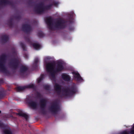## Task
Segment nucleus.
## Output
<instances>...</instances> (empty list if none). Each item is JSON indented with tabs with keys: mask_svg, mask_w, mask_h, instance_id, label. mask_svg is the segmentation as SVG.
Wrapping results in <instances>:
<instances>
[{
	"mask_svg": "<svg viewBox=\"0 0 134 134\" xmlns=\"http://www.w3.org/2000/svg\"><path fill=\"white\" fill-rule=\"evenodd\" d=\"M55 62H53L47 63L46 66L47 71L51 74L53 78L54 79L55 78V74L62 71L64 69L63 63L60 61L57 62L55 67Z\"/></svg>",
	"mask_w": 134,
	"mask_h": 134,
	"instance_id": "f257e3e1",
	"label": "nucleus"
},
{
	"mask_svg": "<svg viewBox=\"0 0 134 134\" xmlns=\"http://www.w3.org/2000/svg\"><path fill=\"white\" fill-rule=\"evenodd\" d=\"M77 91V88L76 85L75 83H73L70 86L63 89V93L60 97L71 96L75 94Z\"/></svg>",
	"mask_w": 134,
	"mask_h": 134,
	"instance_id": "f03ea898",
	"label": "nucleus"
},
{
	"mask_svg": "<svg viewBox=\"0 0 134 134\" xmlns=\"http://www.w3.org/2000/svg\"><path fill=\"white\" fill-rule=\"evenodd\" d=\"M7 58V55L5 54H3L0 56V72L8 74L9 72L5 66Z\"/></svg>",
	"mask_w": 134,
	"mask_h": 134,
	"instance_id": "7ed1b4c3",
	"label": "nucleus"
},
{
	"mask_svg": "<svg viewBox=\"0 0 134 134\" xmlns=\"http://www.w3.org/2000/svg\"><path fill=\"white\" fill-rule=\"evenodd\" d=\"M65 21L61 19H59L54 23V28L57 30L63 29L66 27Z\"/></svg>",
	"mask_w": 134,
	"mask_h": 134,
	"instance_id": "20e7f679",
	"label": "nucleus"
},
{
	"mask_svg": "<svg viewBox=\"0 0 134 134\" xmlns=\"http://www.w3.org/2000/svg\"><path fill=\"white\" fill-rule=\"evenodd\" d=\"M49 110L52 113L56 114L60 110V106L58 103L56 101L53 102L49 107Z\"/></svg>",
	"mask_w": 134,
	"mask_h": 134,
	"instance_id": "39448f33",
	"label": "nucleus"
},
{
	"mask_svg": "<svg viewBox=\"0 0 134 134\" xmlns=\"http://www.w3.org/2000/svg\"><path fill=\"white\" fill-rule=\"evenodd\" d=\"M20 64V60L18 58H14L10 61L9 65L11 68L15 70L19 67Z\"/></svg>",
	"mask_w": 134,
	"mask_h": 134,
	"instance_id": "423d86ee",
	"label": "nucleus"
},
{
	"mask_svg": "<svg viewBox=\"0 0 134 134\" xmlns=\"http://www.w3.org/2000/svg\"><path fill=\"white\" fill-rule=\"evenodd\" d=\"M47 102V100L44 98L41 99L40 101V104L41 110V112L43 114H46V109Z\"/></svg>",
	"mask_w": 134,
	"mask_h": 134,
	"instance_id": "0eeeda50",
	"label": "nucleus"
},
{
	"mask_svg": "<svg viewBox=\"0 0 134 134\" xmlns=\"http://www.w3.org/2000/svg\"><path fill=\"white\" fill-rule=\"evenodd\" d=\"M34 11L36 13L41 14L45 12L44 4L40 3L36 5L34 8Z\"/></svg>",
	"mask_w": 134,
	"mask_h": 134,
	"instance_id": "6e6552de",
	"label": "nucleus"
},
{
	"mask_svg": "<svg viewBox=\"0 0 134 134\" xmlns=\"http://www.w3.org/2000/svg\"><path fill=\"white\" fill-rule=\"evenodd\" d=\"M26 101L31 107L34 109L36 108L37 106V102L33 101L30 97H28L27 98Z\"/></svg>",
	"mask_w": 134,
	"mask_h": 134,
	"instance_id": "1a4fd4ad",
	"label": "nucleus"
},
{
	"mask_svg": "<svg viewBox=\"0 0 134 134\" xmlns=\"http://www.w3.org/2000/svg\"><path fill=\"white\" fill-rule=\"evenodd\" d=\"M53 19L51 17H47L45 20V22L47 24L48 28L51 30H52L54 29L53 27Z\"/></svg>",
	"mask_w": 134,
	"mask_h": 134,
	"instance_id": "9d476101",
	"label": "nucleus"
},
{
	"mask_svg": "<svg viewBox=\"0 0 134 134\" xmlns=\"http://www.w3.org/2000/svg\"><path fill=\"white\" fill-rule=\"evenodd\" d=\"M23 31L27 34H29L32 30V27L30 25L23 24L22 25Z\"/></svg>",
	"mask_w": 134,
	"mask_h": 134,
	"instance_id": "9b49d317",
	"label": "nucleus"
},
{
	"mask_svg": "<svg viewBox=\"0 0 134 134\" xmlns=\"http://www.w3.org/2000/svg\"><path fill=\"white\" fill-rule=\"evenodd\" d=\"M28 69L26 66L22 65L20 67L19 71L20 75L23 76H25Z\"/></svg>",
	"mask_w": 134,
	"mask_h": 134,
	"instance_id": "f8f14e48",
	"label": "nucleus"
},
{
	"mask_svg": "<svg viewBox=\"0 0 134 134\" xmlns=\"http://www.w3.org/2000/svg\"><path fill=\"white\" fill-rule=\"evenodd\" d=\"M54 88L58 94L59 96L60 95L61 92V86L58 84L56 83L54 85Z\"/></svg>",
	"mask_w": 134,
	"mask_h": 134,
	"instance_id": "ddd939ff",
	"label": "nucleus"
},
{
	"mask_svg": "<svg viewBox=\"0 0 134 134\" xmlns=\"http://www.w3.org/2000/svg\"><path fill=\"white\" fill-rule=\"evenodd\" d=\"M72 74L73 75L74 77L76 79L77 81H81L83 80V79L79 73L76 72H73Z\"/></svg>",
	"mask_w": 134,
	"mask_h": 134,
	"instance_id": "4468645a",
	"label": "nucleus"
},
{
	"mask_svg": "<svg viewBox=\"0 0 134 134\" xmlns=\"http://www.w3.org/2000/svg\"><path fill=\"white\" fill-rule=\"evenodd\" d=\"M63 79L65 81H69L70 80V77L69 75L65 73H63L62 75Z\"/></svg>",
	"mask_w": 134,
	"mask_h": 134,
	"instance_id": "2eb2a0df",
	"label": "nucleus"
},
{
	"mask_svg": "<svg viewBox=\"0 0 134 134\" xmlns=\"http://www.w3.org/2000/svg\"><path fill=\"white\" fill-rule=\"evenodd\" d=\"M12 2L8 0H1L0 1V5H11Z\"/></svg>",
	"mask_w": 134,
	"mask_h": 134,
	"instance_id": "dca6fc26",
	"label": "nucleus"
},
{
	"mask_svg": "<svg viewBox=\"0 0 134 134\" xmlns=\"http://www.w3.org/2000/svg\"><path fill=\"white\" fill-rule=\"evenodd\" d=\"M17 115L20 116L24 117L26 121L28 120V116L26 114L22 112H20L18 113Z\"/></svg>",
	"mask_w": 134,
	"mask_h": 134,
	"instance_id": "f3484780",
	"label": "nucleus"
},
{
	"mask_svg": "<svg viewBox=\"0 0 134 134\" xmlns=\"http://www.w3.org/2000/svg\"><path fill=\"white\" fill-rule=\"evenodd\" d=\"M39 61L38 58H35L34 59V63L32 65V67L34 69H35L38 67V63Z\"/></svg>",
	"mask_w": 134,
	"mask_h": 134,
	"instance_id": "a211bd4d",
	"label": "nucleus"
},
{
	"mask_svg": "<svg viewBox=\"0 0 134 134\" xmlns=\"http://www.w3.org/2000/svg\"><path fill=\"white\" fill-rule=\"evenodd\" d=\"M13 18L11 17L9 20H8L7 24L10 27H12L13 26Z\"/></svg>",
	"mask_w": 134,
	"mask_h": 134,
	"instance_id": "6ab92c4d",
	"label": "nucleus"
},
{
	"mask_svg": "<svg viewBox=\"0 0 134 134\" xmlns=\"http://www.w3.org/2000/svg\"><path fill=\"white\" fill-rule=\"evenodd\" d=\"M1 39L3 42L6 43L8 40L9 37L6 35H3L1 37Z\"/></svg>",
	"mask_w": 134,
	"mask_h": 134,
	"instance_id": "aec40b11",
	"label": "nucleus"
},
{
	"mask_svg": "<svg viewBox=\"0 0 134 134\" xmlns=\"http://www.w3.org/2000/svg\"><path fill=\"white\" fill-rule=\"evenodd\" d=\"M26 88L25 86H19L17 87L16 90L18 92L23 91Z\"/></svg>",
	"mask_w": 134,
	"mask_h": 134,
	"instance_id": "412c9836",
	"label": "nucleus"
},
{
	"mask_svg": "<svg viewBox=\"0 0 134 134\" xmlns=\"http://www.w3.org/2000/svg\"><path fill=\"white\" fill-rule=\"evenodd\" d=\"M5 96V93L3 90L0 91V99L3 98Z\"/></svg>",
	"mask_w": 134,
	"mask_h": 134,
	"instance_id": "4be33fe9",
	"label": "nucleus"
},
{
	"mask_svg": "<svg viewBox=\"0 0 134 134\" xmlns=\"http://www.w3.org/2000/svg\"><path fill=\"white\" fill-rule=\"evenodd\" d=\"M32 45L34 48L36 49H39L41 47V46L40 44L35 43H33Z\"/></svg>",
	"mask_w": 134,
	"mask_h": 134,
	"instance_id": "5701e85b",
	"label": "nucleus"
},
{
	"mask_svg": "<svg viewBox=\"0 0 134 134\" xmlns=\"http://www.w3.org/2000/svg\"><path fill=\"white\" fill-rule=\"evenodd\" d=\"M44 77V74H42L39 78L37 79V83H39L43 80Z\"/></svg>",
	"mask_w": 134,
	"mask_h": 134,
	"instance_id": "b1692460",
	"label": "nucleus"
},
{
	"mask_svg": "<svg viewBox=\"0 0 134 134\" xmlns=\"http://www.w3.org/2000/svg\"><path fill=\"white\" fill-rule=\"evenodd\" d=\"M52 6H53V4H51L46 6L44 5L45 11L47 10L50 9Z\"/></svg>",
	"mask_w": 134,
	"mask_h": 134,
	"instance_id": "393cba45",
	"label": "nucleus"
},
{
	"mask_svg": "<svg viewBox=\"0 0 134 134\" xmlns=\"http://www.w3.org/2000/svg\"><path fill=\"white\" fill-rule=\"evenodd\" d=\"M3 132L4 134H12V132L10 130L5 129L3 130Z\"/></svg>",
	"mask_w": 134,
	"mask_h": 134,
	"instance_id": "a878e982",
	"label": "nucleus"
},
{
	"mask_svg": "<svg viewBox=\"0 0 134 134\" xmlns=\"http://www.w3.org/2000/svg\"><path fill=\"white\" fill-rule=\"evenodd\" d=\"M37 35L39 37L41 38L44 36V34L42 32L40 31L38 33Z\"/></svg>",
	"mask_w": 134,
	"mask_h": 134,
	"instance_id": "bb28decb",
	"label": "nucleus"
},
{
	"mask_svg": "<svg viewBox=\"0 0 134 134\" xmlns=\"http://www.w3.org/2000/svg\"><path fill=\"white\" fill-rule=\"evenodd\" d=\"M20 45L23 51H26V46L22 42H21L20 43Z\"/></svg>",
	"mask_w": 134,
	"mask_h": 134,
	"instance_id": "cd10ccee",
	"label": "nucleus"
},
{
	"mask_svg": "<svg viewBox=\"0 0 134 134\" xmlns=\"http://www.w3.org/2000/svg\"><path fill=\"white\" fill-rule=\"evenodd\" d=\"M59 3L58 1H54L52 3V4H53V5H54L55 7H57Z\"/></svg>",
	"mask_w": 134,
	"mask_h": 134,
	"instance_id": "c85d7f7f",
	"label": "nucleus"
},
{
	"mask_svg": "<svg viewBox=\"0 0 134 134\" xmlns=\"http://www.w3.org/2000/svg\"><path fill=\"white\" fill-rule=\"evenodd\" d=\"M26 88H34V85L33 84L29 85H28L25 86Z\"/></svg>",
	"mask_w": 134,
	"mask_h": 134,
	"instance_id": "c756f323",
	"label": "nucleus"
},
{
	"mask_svg": "<svg viewBox=\"0 0 134 134\" xmlns=\"http://www.w3.org/2000/svg\"><path fill=\"white\" fill-rule=\"evenodd\" d=\"M44 88L46 90H48L50 89V86L48 85H44L43 86Z\"/></svg>",
	"mask_w": 134,
	"mask_h": 134,
	"instance_id": "7c9ffc66",
	"label": "nucleus"
},
{
	"mask_svg": "<svg viewBox=\"0 0 134 134\" xmlns=\"http://www.w3.org/2000/svg\"><path fill=\"white\" fill-rule=\"evenodd\" d=\"M5 126L3 123L0 121V128L4 129L5 128Z\"/></svg>",
	"mask_w": 134,
	"mask_h": 134,
	"instance_id": "2f4dec72",
	"label": "nucleus"
},
{
	"mask_svg": "<svg viewBox=\"0 0 134 134\" xmlns=\"http://www.w3.org/2000/svg\"><path fill=\"white\" fill-rule=\"evenodd\" d=\"M24 38L25 40L27 42L29 43H30L31 41L29 36L25 37Z\"/></svg>",
	"mask_w": 134,
	"mask_h": 134,
	"instance_id": "473e14b6",
	"label": "nucleus"
},
{
	"mask_svg": "<svg viewBox=\"0 0 134 134\" xmlns=\"http://www.w3.org/2000/svg\"><path fill=\"white\" fill-rule=\"evenodd\" d=\"M36 97L37 98H40L42 97V96L40 93L37 92L36 94Z\"/></svg>",
	"mask_w": 134,
	"mask_h": 134,
	"instance_id": "72a5a7b5",
	"label": "nucleus"
},
{
	"mask_svg": "<svg viewBox=\"0 0 134 134\" xmlns=\"http://www.w3.org/2000/svg\"><path fill=\"white\" fill-rule=\"evenodd\" d=\"M130 133L131 134H134V125L133 127V129L131 131Z\"/></svg>",
	"mask_w": 134,
	"mask_h": 134,
	"instance_id": "f704fd0d",
	"label": "nucleus"
},
{
	"mask_svg": "<svg viewBox=\"0 0 134 134\" xmlns=\"http://www.w3.org/2000/svg\"><path fill=\"white\" fill-rule=\"evenodd\" d=\"M4 82V81L3 79H0V85L3 83Z\"/></svg>",
	"mask_w": 134,
	"mask_h": 134,
	"instance_id": "c9c22d12",
	"label": "nucleus"
},
{
	"mask_svg": "<svg viewBox=\"0 0 134 134\" xmlns=\"http://www.w3.org/2000/svg\"><path fill=\"white\" fill-rule=\"evenodd\" d=\"M24 56L27 59L28 58V55L26 53L24 54Z\"/></svg>",
	"mask_w": 134,
	"mask_h": 134,
	"instance_id": "e433bc0d",
	"label": "nucleus"
},
{
	"mask_svg": "<svg viewBox=\"0 0 134 134\" xmlns=\"http://www.w3.org/2000/svg\"><path fill=\"white\" fill-rule=\"evenodd\" d=\"M69 29L70 31L73 30H74V28L73 27H69Z\"/></svg>",
	"mask_w": 134,
	"mask_h": 134,
	"instance_id": "4c0bfd02",
	"label": "nucleus"
},
{
	"mask_svg": "<svg viewBox=\"0 0 134 134\" xmlns=\"http://www.w3.org/2000/svg\"><path fill=\"white\" fill-rule=\"evenodd\" d=\"M16 19H19L20 18V16H18L15 17Z\"/></svg>",
	"mask_w": 134,
	"mask_h": 134,
	"instance_id": "58836bf2",
	"label": "nucleus"
},
{
	"mask_svg": "<svg viewBox=\"0 0 134 134\" xmlns=\"http://www.w3.org/2000/svg\"><path fill=\"white\" fill-rule=\"evenodd\" d=\"M32 0H29V3L30 4H31L32 3Z\"/></svg>",
	"mask_w": 134,
	"mask_h": 134,
	"instance_id": "ea45409f",
	"label": "nucleus"
},
{
	"mask_svg": "<svg viewBox=\"0 0 134 134\" xmlns=\"http://www.w3.org/2000/svg\"><path fill=\"white\" fill-rule=\"evenodd\" d=\"M121 134H128V133L125 131H124L123 132H122Z\"/></svg>",
	"mask_w": 134,
	"mask_h": 134,
	"instance_id": "a19ab883",
	"label": "nucleus"
},
{
	"mask_svg": "<svg viewBox=\"0 0 134 134\" xmlns=\"http://www.w3.org/2000/svg\"><path fill=\"white\" fill-rule=\"evenodd\" d=\"M1 113V111L0 110V113Z\"/></svg>",
	"mask_w": 134,
	"mask_h": 134,
	"instance_id": "79ce46f5",
	"label": "nucleus"
}]
</instances>
